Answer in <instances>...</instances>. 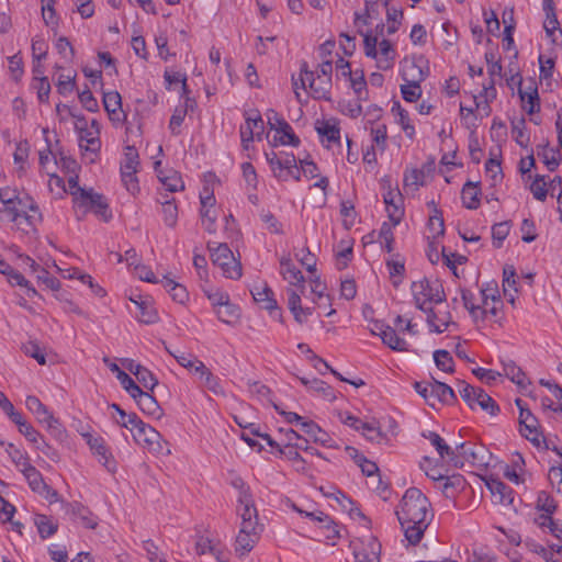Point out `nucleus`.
Segmentation results:
<instances>
[{"label": "nucleus", "instance_id": "4468645a", "mask_svg": "<svg viewBox=\"0 0 562 562\" xmlns=\"http://www.w3.org/2000/svg\"><path fill=\"white\" fill-rule=\"evenodd\" d=\"M423 437L428 439L431 446L436 449L441 460H447L454 467H462L459 456L451 448L446 440L435 431L423 432Z\"/></svg>", "mask_w": 562, "mask_h": 562}, {"label": "nucleus", "instance_id": "a878e982", "mask_svg": "<svg viewBox=\"0 0 562 562\" xmlns=\"http://www.w3.org/2000/svg\"><path fill=\"white\" fill-rule=\"evenodd\" d=\"M396 50L389 40H382L379 43L376 66L381 70L391 69L394 65Z\"/></svg>", "mask_w": 562, "mask_h": 562}, {"label": "nucleus", "instance_id": "e2e57ef3", "mask_svg": "<svg viewBox=\"0 0 562 562\" xmlns=\"http://www.w3.org/2000/svg\"><path fill=\"white\" fill-rule=\"evenodd\" d=\"M509 290H513L514 293H517L515 267L507 265L503 269V292H504V296L508 295Z\"/></svg>", "mask_w": 562, "mask_h": 562}, {"label": "nucleus", "instance_id": "4c0bfd02", "mask_svg": "<svg viewBox=\"0 0 562 562\" xmlns=\"http://www.w3.org/2000/svg\"><path fill=\"white\" fill-rule=\"evenodd\" d=\"M520 100L522 102V109L528 114H533L540 111V99L537 87H529V91L518 90Z\"/></svg>", "mask_w": 562, "mask_h": 562}, {"label": "nucleus", "instance_id": "49530a36", "mask_svg": "<svg viewBox=\"0 0 562 562\" xmlns=\"http://www.w3.org/2000/svg\"><path fill=\"white\" fill-rule=\"evenodd\" d=\"M175 358L180 366L194 374H199L205 368V364L201 360L190 353L181 352L179 356H175Z\"/></svg>", "mask_w": 562, "mask_h": 562}, {"label": "nucleus", "instance_id": "c9c22d12", "mask_svg": "<svg viewBox=\"0 0 562 562\" xmlns=\"http://www.w3.org/2000/svg\"><path fill=\"white\" fill-rule=\"evenodd\" d=\"M401 77L407 83H422L426 79L427 72L416 63L409 61L402 66Z\"/></svg>", "mask_w": 562, "mask_h": 562}, {"label": "nucleus", "instance_id": "bb28decb", "mask_svg": "<svg viewBox=\"0 0 562 562\" xmlns=\"http://www.w3.org/2000/svg\"><path fill=\"white\" fill-rule=\"evenodd\" d=\"M134 400H135L137 406L139 407V409L144 414H147V415L156 417V418H160V416L162 414L161 408H160L157 400L151 394L142 390L140 394H137L134 397Z\"/></svg>", "mask_w": 562, "mask_h": 562}, {"label": "nucleus", "instance_id": "aec40b11", "mask_svg": "<svg viewBox=\"0 0 562 562\" xmlns=\"http://www.w3.org/2000/svg\"><path fill=\"white\" fill-rule=\"evenodd\" d=\"M387 216L394 226L398 225L404 216L403 199L400 191H389L383 195Z\"/></svg>", "mask_w": 562, "mask_h": 562}, {"label": "nucleus", "instance_id": "c756f323", "mask_svg": "<svg viewBox=\"0 0 562 562\" xmlns=\"http://www.w3.org/2000/svg\"><path fill=\"white\" fill-rule=\"evenodd\" d=\"M288 307L294 316V319L303 324L307 316L312 314V310L310 307H303L301 305V296L294 290H288Z\"/></svg>", "mask_w": 562, "mask_h": 562}, {"label": "nucleus", "instance_id": "423d86ee", "mask_svg": "<svg viewBox=\"0 0 562 562\" xmlns=\"http://www.w3.org/2000/svg\"><path fill=\"white\" fill-rule=\"evenodd\" d=\"M300 81L302 89L308 86L314 99L330 100L331 78H323L321 75L315 77L314 72L308 70L306 61L301 64Z\"/></svg>", "mask_w": 562, "mask_h": 562}, {"label": "nucleus", "instance_id": "ddd939ff", "mask_svg": "<svg viewBox=\"0 0 562 562\" xmlns=\"http://www.w3.org/2000/svg\"><path fill=\"white\" fill-rule=\"evenodd\" d=\"M456 400V393L448 384L435 379L429 383V398L427 404L432 408H437L440 404H452Z\"/></svg>", "mask_w": 562, "mask_h": 562}, {"label": "nucleus", "instance_id": "37998d69", "mask_svg": "<svg viewBox=\"0 0 562 562\" xmlns=\"http://www.w3.org/2000/svg\"><path fill=\"white\" fill-rule=\"evenodd\" d=\"M52 180L55 181L56 186L58 187H61L64 189V192H69L70 195L72 196V202L75 201L76 198L79 196V193H81V191H86L87 189L85 188H81L79 186V177H78V173H75V175H70V177L68 178V189L65 188V183H64V180L56 176V175H53L52 176Z\"/></svg>", "mask_w": 562, "mask_h": 562}, {"label": "nucleus", "instance_id": "603ef678", "mask_svg": "<svg viewBox=\"0 0 562 562\" xmlns=\"http://www.w3.org/2000/svg\"><path fill=\"white\" fill-rule=\"evenodd\" d=\"M370 134L372 137V142L374 145L381 150L384 151L387 146V127L385 124H376L372 125L370 128Z\"/></svg>", "mask_w": 562, "mask_h": 562}, {"label": "nucleus", "instance_id": "0e129e2a", "mask_svg": "<svg viewBox=\"0 0 562 562\" xmlns=\"http://www.w3.org/2000/svg\"><path fill=\"white\" fill-rule=\"evenodd\" d=\"M187 108H176L170 121H169V130L172 135L178 136L181 133V125L184 121V117L187 115Z\"/></svg>", "mask_w": 562, "mask_h": 562}, {"label": "nucleus", "instance_id": "393cba45", "mask_svg": "<svg viewBox=\"0 0 562 562\" xmlns=\"http://www.w3.org/2000/svg\"><path fill=\"white\" fill-rule=\"evenodd\" d=\"M280 273L283 279L288 281L291 285H299L303 288L304 277L294 263L292 262L290 257H282L280 260Z\"/></svg>", "mask_w": 562, "mask_h": 562}, {"label": "nucleus", "instance_id": "1a4fd4ad", "mask_svg": "<svg viewBox=\"0 0 562 562\" xmlns=\"http://www.w3.org/2000/svg\"><path fill=\"white\" fill-rule=\"evenodd\" d=\"M21 473L34 493L40 494L49 503L59 501L58 492L45 483L42 473L34 465L21 469Z\"/></svg>", "mask_w": 562, "mask_h": 562}, {"label": "nucleus", "instance_id": "864d4df0", "mask_svg": "<svg viewBox=\"0 0 562 562\" xmlns=\"http://www.w3.org/2000/svg\"><path fill=\"white\" fill-rule=\"evenodd\" d=\"M200 380L203 385L209 389L214 394H222L223 387L221 385L220 379L214 375L206 367L199 374Z\"/></svg>", "mask_w": 562, "mask_h": 562}, {"label": "nucleus", "instance_id": "f03ea898", "mask_svg": "<svg viewBox=\"0 0 562 562\" xmlns=\"http://www.w3.org/2000/svg\"><path fill=\"white\" fill-rule=\"evenodd\" d=\"M413 299L416 308L426 313L427 324L432 325L437 317V312L430 306L446 301V292L440 280L423 278L414 281L411 285Z\"/></svg>", "mask_w": 562, "mask_h": 562}, {"label": "nucleus", "instance_id": "cd10ccee", "mask_svg": "<svg viewBox=\"0 0 562 562\" xmlns=\"http://www.w3.org/2000/svg\"><path fill=\"white\" fill-rule=\"evenodd\" d=\"M504 375L508 378L512 382L517 384L521 389H526L530 381L526 376V373L518 367L515 361L507 359L502 361Z\"/></svg>", "mask_w": 562, "mask_h": 562}, {"label": "nucleus", "instance_id": "5701e85b", "mask_svg": "<svg viewBox=\"0 0 562 562\" xmlns=\"http://www.w3.org/2000/svg\"><path fill=\"white\" fill-rule=\"evenodd\" d=\"M251 295L257 303L261 304L262 308L270 311L271 314L280 311L273 297V291L266 283L251 290Z\"/></svg>", "mask_w": 562, "mask_h": 562}, {"label": "nucleus", "instance_id": "69168bd1", "mask_svg": "<svg viewBox=\"0 0 562 562\" xmlns=\"http://www.w3.org/2000/svg\"><path fill=\"white\" fill-rule=\"evenodd\" d=\"M420 83L401 85V93L406 102H416L422 97Z\"/></svg>", "mask_w": 562, "mask_h": 562}, {"label": "nucleus", "instance_id": "39448f33", "mask_svg": "<svg viewBox=\"0 0 562 562\" xmlns=\"http://www.w3.org/2000/svg\"><path fill=\"white\" fill-rule=\"evenodd\" d=\"M458 389L462 400L471 409L479 405L492 416L497 415L499 412L498 404L483 389L474 387L464 381H459Z\"/></svg>", "mask_w": 562, "mask_h": 562}, {"label": "nucleus", "instance_id": "a19ab883", "mask_svg": "<svg viewBox=\"0 0 562 562\" xmlns=\"http://www.w3.org/2000/svg\"><path fill=\"white\" fill-rule=\"evenodd\" d=\"M41 221V212L29 214V212H25L24 209H21L18 220H13L12 223L16 225L18 229L30 233L31 231L35 229L36 224Z\"/></svg>", "mask_w": 562, "mask_h": 562}, {"label": "nucleus", "instance_id": "6e6d98bb", "mask_svg": "<svg viewBox=\"0 0 562 562\" xmlns=\"http://www.w3.org/2000/svg\"><path fill=\"white\" fill-rule=\"evenodd\" d=\"M260 220L271 234L281 235L284 233L282 223L269 210L260 212Z\"/></svg>", "mask_w": 562, "mask_h": 562}, {"label": "nucleus", "instance_id": "412c9836", "mask_svg": "<svg viewBox=\"0 0 562 562\" xmlns=\"http://www.w3.org/2000/svg\"><path fill=\"white\" fill-rule=\"evenodd\" d=\"M155 171L159 181L169 192H178L184 189V183L180 173L173 169L162 170L161 161L155 162Z\"/></svg>", "mask_w": 562, "mask_h": 562}, {"label": "nucleus", "instance_id": "f257e3e1", "mask_svg": "<svg viewBox=\"0 0 562 562\" xmlns=\"http://www.w3.org/2000/svg\"><path fill=\"white\" fill-rule=\"evenodd\" d=\"M395 514L408 542L414 546L419 543L432 516L428 498L419 488L409 487L404 493Z\"/></svg>", "mask_w": 562, "mask_h": 562}, {"label": "nucleus", "instance_id": "bf43d9fd", "mask_svg": "<svg viewBox=\"0 0 562 562\" xmlns=\"http://www.w3.org/2000/svg\"><path fill=\"white\" fill-rule=\"evenodd\" d=\"M393 223L390 224L387 222H383L380 231H379V238L381 244L383 245V248L387 252H392L394 249V234H393Z\"/></svg>", "mask_w": 562, "mask_h": 562}, {"label": "nucleus", "instance_id": "3c124183", "mask_svg": "<svg viewBox=\"0 0 562 562\" xmlns=\"http://www.w3.org/2000/svg\"><path fill=\"white\" fill-rule=\"evenodd\" d=\"M311 392H314L315 394L322 396L323 398L331 402L336 398L334 389L327 384L326 382L313 378L311 379Z\"/></svg>", "mask_w": 562, "mask_h": 562}, {"label": "nucleus", "instance_id": "72a5a7b5", "mask_svg": "<svg viewBox=\"0 0 562 562\" xmlns=\"http://www.w3.org/2000/svg\"><path fill=\"white\" fill-rule=\"evenodd\" d=\"M259 539L258 532L246 533L245 530H239L235 541L236 553L239 557H245L254 549Z\"/></svg>", "mask_w": 562, "mask_h": 562}, {"label": "nucleus", "instance_id": "2eb2a0df", "mask_svg": "<svg viewBox=\"0 0 562 562\" xmlns=\"http://www.w3.org/2000/svg\"><path fill=\"white\" fill-rule=\"evenodd\" d=\"M104 110L110 121L117 125L126 121V113L122 109V98L117 91H109L103 94Z\"/></svg>", "mask_w": 562, "mask_h": 562}, {"label": "nucleus", "instance_id": "473e14b6", "mask_svg": "<svg viewBox=\"0 0 562 562\" xmlns=\"http://www.w3.org/2000/svg\"><path fill=\"white\" fill-rule=\"evenodd\" d=\"M533 522L543 532L551 533L553 537L562 541V522L554 520L549 515H536Z\"/></svg>", "mask_w": 562, "mask_h": 562}, {"label": "nucleus", "instance_id": "6ab92c4d", "mask_svg": "<svg viewBox=\"0 0 562 562\" xmlns=\"http://www.w3.org/2000/svg\"><path fill=\"white\" fill-rule=\"evenodd\" d=\"M195 550L199 555L211 554L220 562L227 561V551L218 541L209 537L200 536L195 542Z\"/></svg>", "mask_w": 562, "mask_h": 562}, {"label": "nucleus", "instance_id": "f704fd0d", "mask_svg": "<svg viewBox=\"0 0 562 562\" xmlns=\"http://www.w3.org/2000/svg\"><path fill=\"white\" fill-rule=\"evenodd\" d=\"M302 431L311 437L314 442L324 447H331L329 435L313 420L302 422Z\"/></svg>", "mask_w": 562, "mask_h": 562}, {"label": "nucleus", "instance_id": "7c9ffc66", "mask_svg": "<svg viewBox=\"0 0 562 562\" xmlns=\"http://www.w3.org/2000/svg\"><path fill=\"white\" fill-rule=\"evenodd\" d=\"M487 487L490 488L496 503L504 505L512 504L514 499L513 490L507 484L499 480L492 479L490 482H487Z\"/></svg>", "mask_w": 562, "mask_h": 562}, {"label": "nucleus", "instance_id": "6e6552de", "mask_svg": "<svg viewBox=\"0 0 562 562\" xmlns=\"http://www.w3.org/2000/svg\"><path fill=\"white\" fill-rule=\"evenodd\" d=\"M268 123L271 130H274L280 136H274V143L281 145H290L297 147L301 144L300 138L295 135L292 126L280 116L274 110H270L267 114Z\"/></svg>", "mask_w": 562, "mask_h": 562}, {"label": "nucleus", "instance_id": "dca6fc26", "mask_svg": "<svg viewBox=\"0 0 562 562\" xmlns=\"http://www.w3.org/2000/svg\"><path fill=\"white\" fill-rule=\"evenodd\" d=\"M520 434L533 443H539L542 436L539 430V422L529 408H521L519 413Z\"/></svg>", "mask_w": 562, "mask_h": 562}, {"label": "nucleus", "instance_id": "338daca9", "mask_svg": "<svg viewBox=\"0 0 562 562\" xmlns=\"http://www.w3.org/2000/svg\"><path fill=\"white\" fill-rule=\"evenodd\" d=\"M295 258L308 272L313 273L316 271V257L307 247L302 248L300 252L295 254Z\"/></svg>", "mask_w": 562, "mask_h": 562}, {"label": "nucleus", "instance_id": "13d9d810", "mask_svg": "<svg viewBox=\"0 0 562 562\" xmlns=\"http://www.w3.org/2000/svg\"><path fill=\"white\" fill-rule=\"evenodd\" d=\"M361 432L366 437V439L371 442L381 443L387 439L386 435L381 431L376 423L364 422Z\"/></svg>", "mask_w": 562, "mask_h": 562}, {"label": "nucleus", "instance_id": "2f4dec72", "mask_svg": "<svg viewBox=\"0 0 562 562\" xmlns=\"http://www.w3.org/2000/svg\"><path fill=\"white\" fill-rule=\"evenodd\" d=\"M207 248L211 254L212 262L215 266H225L227 260L232 263L233 259L235 258L227 244H216L209 241Z\"/></svg>", "mask_w": 562, "mask_h": 562}, {"label": "nucleus", "instance_id": "774afa93", "mask_svg": "<svg viewBox=\"0 0 562 562\" xmlns=\"http://www.w3.org/2000/svg\"><path fill=\"white\" fill-rule=\"evenodd\" d=\"M22 350L26 356L35 359L40 364H46V358L43 349L35 341H29L22 346Z\"/></svg>", "mask_w": 562, "mask_h": 562}, {"label": "nucleus", "instance_id": "f8f14e48", "mask_svg": "<svg viewBox=\"0 0 562 562\" xmlns=\"http://www.w3.org/2000/svg\"><path fill=\"white\" fill-rule=\"evenodd\" d=\"M82 436L92 453L98 457L99 462H101L108 470L114 471L115 461L112 458V453L108 448L105 440L100 436H93L91 434H83Z\"/></svg>", "mask_w": 562, "mask_h": 562}, {"label": "nucleus", "instance_id": "a18cd8bd", "mask_svg": "<svg viewBox=\"0 0 562 562\" xmlns=\"http://www.w3.org/2000/svg\"><path fill=\"white\" fill-rule=\"evenodd\" d=\"M386 267L392 281V284L397 288L403 281L405 273V263L403 260H396L394 258L386 260Z\"/></svg>", "mask_w": 562, "mask_h": 562}, {"label": "nucleus", "instance_id": "680f3d73", "mask_svg": "<svg viewBox=\"0 0 562 562\" xmlns=\"http://www.w3.org/2000/svg\"><path fill=\"white\" fill-rule=\"evenodd\" d=\"M510 229L509 222H501L494 224L492 227V238H493V245L496 248H501L503 245V241L508 236Z\"/></svg>", "mask_w": 562, "mask_h": 562}, {"label": "nucleus", "instance_id": "7ed1b4c3", "mask_svg": "<svg viewBox=\"0 0 562 562\" xmlns=\"http://www.w3.org/2000/svg\"><path fill=\"white\" fill-rule=\"evenodd\" d=\"M72 207L78 220L83 218L89 212L94 213L104 222H109L112 218V212L106 199L104 195L94 192L93 189L81 191L79 196L75 199Z\"/></svg>", "mask_w": 562, "mask_h": 562}, {"label": "nucleus", "instance_id": "4be33fe9", "mask_svg": "<svg viewBox=\"0 0 562 562\" xmlns=\"http://www.w3.org/2000/svg\"><path fill=\"white\" fill-rule=\"evenodd\" d=\"M131 301L137 307L135 315L140 323L154 324L158 321L157 311L149 300L138 295L136 299L132 297Z\"/></svg>", "mask_w": 562, "mask_h": 562}, {"label": "nucleus", "instance_id": "4d7b16f0", "mask_svg": "<svg viewBox=\"0 0 562 562\" xmlns=\"http://www.w3.org/2000/svg\"><path fill=\"white\" fill-rule=\"evenodd\" d=\"M536 507L541 512L539 515L552 516L557 509V504L551 495L542 491L538 494Z\"/></svg>", "mask_w": 562, "mask_h": 562}, {"label": "nucleus", "instance_id": "79ce46f5", "mask_svg": "<svg viewBox=\"0 0 562 562\" xmlns=\"http://www.w3.org/2000/svg\"><path fill=\"white\" fill-rule=\"evenodd\" d=\"M391 112L398 116L397 123L401 125L402 130L406 134L407 137L413 138L415 135V127L409 122L408 112L402 108L398 101H394L391 108Z\"/></svg>", "mask_w": 562, "mask_h": 562}, {"label": "nucleus", "instance_id": "8fccbe9b", "mask_svg": "<svg viewBox=\"0 0 562 562\" xmlns=\"http://www.w3.org/2000/svg\"><path fill=\"white\" fill-rule=\"evenodd\" d=\"M0 273L7 277L11 285L26 284V279L19 271L13 269L0 255Z\"/></svg>", "mask_w": 562, "mask_h": 562}, {"label": "nucleus", "instance_id": "c85d7f7f", "mask_svg": "<svg viewBox=\"0 0 562 562\" xmlns=\"http://www.w3.org/2000/svg\"><path fill=\"white\" fill-rule=\"evenodd\" d=\"M480 182H465L461 191L463 206L468 210H476L480 206Z\"/></svg>", "mask_w": 562, "mask_h": 562}, {"label": "nucleus", "instance_id": "de8ad7c7", "mask_svg": "<svg viewBox=\"0 0 562 562\" xmlns=\"http://www.w3.org/2000/svg\"><path fill=\"white\" fill-rule=\"evenodd\" d=\"M434 360L437 368L443 372L452 373L454 371V361L449 351L438 349L434 352Z\"/></svg>", "mask_w": 562, "mask_h": 562}, {"label": "nucleus", "instance_id": "58836bf2", "mask_svg": "<svg viewBox=\"0 0 562 562\" xmlns=\"http://www.w3.org/2000/svg\"><path fill=\"white\" fill-rule=\"evenodd\" d=\"M381 339H382L383 344L386 345L392 350H396V351L408 350L407 341L404 338H402L396 333V329L391 327L390 325L386 326L385 331L381 336Z\"/></svg>", "mask_w": 562, "mask_h": 562}, {"label": "nucleus", "instance_id": "052dcab7", "mask_svg": "<svg viewBox=\"0 0 562 562\" xmlns=\"http://www.w3.org/2000/svg\"><path fill=\"white\" fill-rule=\"evenodd\" d=\"M526 120L520 117L518 121L512 122V133L516 143L521 147H527L529 143V135L525 131Z\"/></svg>", "mask_w": 562, "mask_h": 562}, {"label": "nucleus", "instance_id": "9d476101", "mask_svg": "<svg viewBox=\"0 0 562 562\" xmlns=\"http://www.w3.org/2000/svg\"><path fill=\"white\" fill-rule=\"evenodd\" d=\"M265 156L273 176L280 181H285V171L296 164V157L293 154L285 151H270L266 153Z\"/></svg>", "mask_w": 562, "mask_h": 562}, {"label": "nucleus", "instance_id": "09e8293b", "mask_svg": "<svg viewBox=\"0 0 562 562\" xmlns=\"http://www.w3.org/2000/svg\"><path fill=\"white\" fill-rule=\"evenodd\" d=\"M32 89L36 91L37 99L41 103H48L50 93V83L47 77H35L31 85Z\"/></svg>", "mask_w": 562, "mask_h": 562}, {"label": "nucleus", "instance_id": "ea45409f", "mask_svg": "<svg viewBox=\"0 0 562 562\" xmlns=\"http://www.w3.org/2000/svg\"><path fill=\"white\" fill-rule=\"evenodd\" d=\"M34 524L42 539L49 538L58 530V524L44 514H36L34 516Z\"/></svg>", "mask_w": 562, "mask_h": 562}, {"label": "nucleus", "instance_id": "9b49d317", "mask_svg": "<svg viewBox=\"0 0 562 562\" xmlns=\"http://www.w3.org/2000/svg\"><path fill=\"white\" fill-rule=\"evenodd\" d=\"M355 562H380L381 543L375 537H368L353 547Z\"/></svg>", "mask_w": 562, "mask_h": 562}, {"label": "nucleus", "instance_id": "b1692460", "mask_svg": "<svg viewBox=\"0 0 562 562\" xmlns=\"http://www.w3.org/2000/svg\"><path fill=\"white\" fill-rule=\"evenodd\" d=\"M316 131L321 136L322 144L327 148H330L333 144L340 146V128L336 124L324 121L316 126Z\"/></svg>", "mask_w": 562, "mask_h": 562}, {"label": "nucleus", "instance_id": "f3484780", "mask_svg": "<svg viewBox=\"0 0 562 562\" xmlns=\"http://www.w3.org/2000/svg\"><path fill=\"white\" fill-rule=\"evenodd\" d=\"M454 451L462 463L468 461L472 465L486 464L485 449L482 446L472 445L470 442H460L456 445Z\"/></svg>", "mask_w": 562, "mask_h": 562}, {"label": "nucleus", "instance_id": "c03bdc74", "mask_svg": "<svg viewBox=\"0 0 562 562\" xmlns=\"http://www.w3.org/2000/svg\"><path fill=\"white\" fill-rule=\"evenodd\" d=\"M161 214L166 226L173 228L178 222V206L175 199L161 202Z\"/></svg>", "mask_w": 562, "mask_h": 562}, {"label": "nucleus", "instance_id": "0eeeda50", "mask_svg": "<svg viewBox=\"0 0 562 562\" xmlns=\"http://www.w3.org/2000/svg\"><path fill=\"white\" fill-rule=\"evenodd\" d=\"M245 125L240 126L239 134L241 146L244 149L249 148V144L255 139H260L261 134L263 133V120L258 110L246 111L245 114Z\"/></svg>", "mask_w": 562, "mask_h": 562}, {"label": "nucleus", "instance_id": "20e7f679", "mask_svg": "<svg viewBox=\"0 0 562 562\" xmlns=\"http://www.w3.org/2000/svg\"><path fill=\"white\" fill-rule=\"evenodd\" d=\"M121 426L132 431L133 438L138 445L148 450H157L160 434L154 427L144 423L135 413H131L127 422H122Z\"/></svg>", "mask_w": 562, "mask_h": 562}, {"label": "nucleus", "instance_id": "e433bc0d", "mask_svg": "<svg viewBox=\"0 0 562 562\" xmlns=\"http://www.w3.org/2000/svg\"><path fill=\"white\" fill-rule=\"evenodd\" d=\"M160 282L175 302L184 304L189 300V293L184 285L177 283L175 280L166 276L160 280Z\"/></svg>", "mask_w": 562, "mask_h": 562}, {"label": "nucleus", "instance_id": "5fc2aeb1", "mask_svg": "<svg viewBox=\"0 0 562 562\" xmlns=\"http://www.w3.org/2000/svg\"><path fill=\"white\" fill-rule=\"evenodd\" d=\"M237 513L241 520L258 519L257 508L254 505L252 496L247 497V502L237 499Z\"/></svg>", "mask_w": 562, "mask_h": 562}, {"label": "nucleus", "instance_id": "a211bd4d", "mask_svg": "<svg viewBox=\"0 0 562 562\" xmlns=\"http://www.w3.org/2000/svg\"><path fill=\"white\" fill-rule=\"evenodd\" d=\"M66 514L74 521L80 522L85 528L94 529L98 525L97 517L91 510L78 502L67 503L65 506Z\"/></svg>", "mask_w": 562, "mask_h": 562}]
</instances>
